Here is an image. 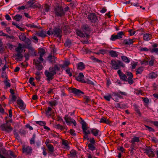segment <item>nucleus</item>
I'll return each instance as SVG.
<instances>
[{
  "mask_svg": "<svg viewBox=\"0 0 158 158\" xmlns=\"http://www.w3.org/2000/svg\"><path fill=\"white\" fill-rule=\"evenodd\" d=\"M88 19L92 23H95L97 20L98 19L95 14L92 13L88 15Z\"/></svg>",
  "mask_w": 158,
  "mask_h": 158,
  "instance_id": "nucleus-16",
  "label": "nucleus"
},
{
  "mask_svg": "<svg viewBox=\"0 0 158 158\" xmlns=\"http://www.w3.org/2000/svg\"><path fill=\"white\" fill-rule=\"evenodd\" d=\"M8 121L6 120V123L1 125V127L2 131H6L8 133H10L12 131L13 128L11 126L10 124L8 123Z\"/></svg>",
  "mask_w": 158,
  "mask_h": 158,
  "instance_id": "nucleus-4",
  "label": "nucleus"
},
{
  "mask_svg": "<svg viewBox=\"0 0 158 158\" xmlns=\"http://www.w3.org/2000/svg\"><path fill=\"white\" fill-rule=\"evenodd\" d=\"M36 123L41 126H44L46 124V123L45 122L41 121H36Z\"/></svg>",
  "mask_w": 158,
  "mask_h": 158,
  "instance_id": "nucleus-55",
  "label": "nucleus"
},
{
  "mask_svg": "<svg viewBox=\"0 0 158 158\" xmlns=\"http://www.w3.org/2000/svg\"><path fill=\"white\" fill-rule=\"evenodd\" d=\"M54 13L56 17H62L65 14V12L62 6H57L54 8Z\"/></svg>",
  "mask_w": 158,
  "mask_h": 158,
  "instance_id": "nucleus-2",
  "label": "nucleus"
},
{
  "mask_svg": "<svg viewBox=\"0 0 158 158\" xmlns=\"http://www.w3.org/2000/svg\"><path fill=\"white\" fill-rule=\"evenodd\" d=\"M104 98L107 101H110V99L111 98V96L110 95H109L107 96H104Z\"/></svg>",
  "mask_w": 158,
  "mask_h": 158,
  "instance_id": "nucleus-58",
  "label": "nucleus"
},
{
  "mask_svg": "<svg viewBox=\"0 0 158 158\" xmlns=\"http://www.w3.org/2000/svg\"><path fill=\"white\" fill-rule=\"evenodd\" d=\"M90 143L88 144V149L93 151L96 149L95 146V141L94 138H90L89 140Z\"/></svg>",
  "mask_w": 158,
  "mask_h": 158,
  "instance_id": "nucleus-5",
  "label": "nucleus"
},
{
  "mask_svg": "<svg viewBox=\"0 0 158 158\" xmlns=\"http://www.w3.org/2000/svg\"><path fill=\"white\" fill-rule=\"evenodd\" d=\"M25 43L27 45V46H31V40L28 38H27L25 41Z\"/></svg>",
  "mask_w": 158,
  "mask_h": 158,
  "instance_id": "nucleus-54",
  "label": "nucleus"
},
{
  "mask_svg": "<svg viewBox=\"0 0 158 158\" xmlns=\"http://www.w3.org/2000/svg\"><path fill=\"white\" fill-rule=\"evenodd\" d=\"M145 127L148 129L150 131H154V130L152 127H149L147 125H145Z\"/></svg>",
  "mask_w": 158,
  "mask_h": 158,
  "instance_id": "nucleus-63",
  "label": "nucleus"
},
{
  "mask_svg": "<svg viewBox=\"0 0 158 158\" xmlns=\"http://www.w3.org/2000/svg\"><path fill=\"white\" fill-rule=\"evenodd\" d=\"M49 103L51 106H55L57 104L56 101L55 100L49 102Z\"/></svg>",
  "mask_w": 158,
  "mask_h": 158,
  "instance_id": "nucleus-44",
  "label": "nucleus"
},
{
  "mask_svg": "<svg viewBox=\"0 0 158 158\" xmlns=\"http://www.w3.org/2000/svg\"><path fill=\"white\" fill-rule=\"evenodd\" d=\"M127 76L129 77H133V74L131 72H127Z\"/></svg>",
  "mask_w": 158,
  "mask_h": 158,
  "instance_id": "nucleus-64",
  "label": "nucleus"
},
{
  "mask_svg": "<svg viewBox=\"0 0 158 158\" xmlns=\"http://www.w3.org/2000/svg\"><path fill=\"white\" fill-rule=\"evenodd\" d=\"M46 33H47V32L42 30L39 32H37L36 33V35L42 38H44L47 36L46 34Z\"/></svg>",
  "mask_w": 158,
  "mask_h": 158,
  "instance_id": "nucleus-21",
  "label": "nucleus"
},
{
  "mask_svg": "<svg viewBox=\"0 0 158 158\" xmlns=\"http://www.w3.org/2000/svg\"><path fill=\"white\" fill-rule=\"evenodd\" d=\"M121 58L123 61L125 63H129L130 62V59L126 56H121Z\"/></svg>",
  "mask_w": 158,
  "mask_h": 158,
  "instance_id": "nucleus-35",
  "label": "nucleus"
},
{
  "mask_svg": "<svg viewBox=\"0 0 158 158\" xmlns=\"http://www.w3.org/2000/svg\"><path fill=\"white\" fill-rule=\"evenodd\" d=\"M124 35V32L123 31H121L118 32L117 35H112L110 39L111 40L115 41L117 39L122 38L123 36Z\"/></svg>",
  "mask_w": 158,
  "mask_h": 158,
  "instance_id": "nucleus-12",
  "label": "nucleus"
},
{
  "mask_svg": "<svg viewBox=\"0 0 158 158\" xmlns=\"http://www.w3.org/2000/svg\"><path fill=\"white\" fill-rule=\"evenodd\" d=\"M33 63L37 70H41L42 69L43 67L42 64V62L40 61L38 59H34L33 60Z\"/></svg>",
  "mask_w": 158,
  "mask_h": 158,
  "instance_id": "nucleus-8",
  "label": "nucleus"
},
{
  "mask_svg": "<svg viewBox=\"0 0 158 158\" xmlns=\"http://www.w3.org/2000/svg\"><path fill=\"white\" fill-rule=\"evenodd\" d=\"M22 18V16L21 15H15L14 18L17 21H19Z\"/></svg>",
  "mask_w": 158,
  "mask_h": 158,
  "instance_id": "nucleus-37",
  "label": "nucleus"
},
{
  "mask_svg": "<svg viewBox=\"0 0 158 158\" xmlns=\"http://www.w3.org/2000/svg\"><path fill=\"white\" fill-rule=\"evenodd\" d=\"M143 71V67H140L138 68L136 71V74H141Z\"/></svg>",
  "mask_w": 158,
  "mask_h": 158,
  "instance_id": "nucleus-45",
  "label": "nucleus"
},
{
  "mask_svg": "<svg viewBox=\"0 0 158 158\" xmlns=\"http://www.w3.org/2000/svg\"><path fill=\"white\" fill-rule=\"evenodd\" d=\"M81 28L84 33H87L88 34L92 31L90 27L86 24L83 25L81 27Z\"/></svg>",
  "mask_w": 158,
  "mask_h": 158,
  "instance_id": "nucleus-13",
  "label": "nucleus"
},
{
  "mask_svg": "<svg viewBox=\"0 0 158 158\" xmlns=\"http://www.w3.org/2000/svg\"><path fill=\"white\" fill-rule=\"evenodd\" d=\"M158 76V73L157 72H152L150 73L148 77L149 78L153 79L156 78Z\"/></svg>",
  "mask_w": 158,
  "mask_h": 158,
  "instance_id": "nucleus-23",
  "label": "nucleus"
},
{
  "mask_svg": "<svg viewBox=\"0 0 158 158\" xmlns=\"http://www.w3.org/2000/svg\"><path fill=\"white\" fill-rule=\"evenodd\" d=\"M52 108L50 107H48V108L47 110L46 111V116L48 117L51 116V114L49 113V112L52 111Z\"/></svg>",
  "mask_w": 158,
  "mask_h": 158,
  "instance_id": "nucleus-38",
  "label": "nucleus"
},
{
  "mask_svg": "<svg viewBox=\"0 0 158 158\" xmlns=\"http://www.w3.org/2000/svg\"><path fill=\"white\" fill-rule=\"evenodd\" d=\"M113 94L114 96H117L120 98H122V97L121 95L125 96H126L127 95V94L126 92H121L120 91L118 92H113Z\"/></svg>",
  "mask_w": 158,
  "mask_h": 158,
  "instance_id": "nucleus-17",
  "label": "nucleus"
},
{
  "mask_svg": "<svg viewBox=\"0 0 158 158\" xmlns=\"http://www.w3.org/2000/svg\"><path fill=\"white\" fill-rule=\"evenodd\" d=\"M64 120L68 125H70L71 123L73 124L74 126H76L77 123L76 121L72 118L70 117H68V115H65L64 117Z\"/></svg>",
  "mask_w": 158,
  "mask_h": 158,
  "instance_id": "nucleus-10",
  "label": "nucleus"
},
{
  "mask_svg": "<svg viewBox=\"0 0 158 158\" xmlns=\"http://www.w3.org/2000/svg\"><path fill=\"white\" fill-rule=\"evenodd\" d=\"M48 60L52 63H54L56 61V58L54 56H49L48 57Z\"/></svg>",
  "mask_w": 158,
  "mask_h": 158,
  "instance_id": "nucleus-27",
  "label": "nucleus"
},
{
  "mask_svg": "<svg viewBox=\"0 0 158 158\" xmlns=\"http://www.w3.org/2000/svg\"><path fill=\"white\" fill-rule=\"evenodd\" d=\"M76 33L78 35L82 37H88L89 36V35L87 33H84L81 31L78 30H76Z\"/></svg>",
  "mask_w": 158,
  "mask_h": 158,
  "instance_id": "nucleus-19",
  "label": "nucleus"
},
{
  "mask_svg": "<svg viewBox=\"0 0 158 158\" xmlns=\"http://www.w3.org/2000/svg\"><path fill=\"white\" fill-rule=\"evenodd\" d=\"M47 34L49 35H53V36L60 38L62 36V30L58 27H55L53 29L50 28L47 31Z\"/></svg>",
  "mask_w": 158,
  "mask_h": 158,
  "instance_id": "nucleus-1",
  "label": "nucleus"
},
{
  "mask_svg": "<svg viewBox=\"0 0 158 158\" xmlns=\"http://www.w3.org/2000/svg\"><path fill=\"white\" fill-rule=\"evenodd\" d=\"M133 106L134 107L135 111H136L138 114L139 116H141V114L139 109V106L136 104H134Z\"/></svg>",
  "mask_w": 158,
  "mask_h": 158,
  "instance_id": "nucleus-31",
  "label": "nucleus"
},
{
  "mask_svg": "<svg viewBox=\"0 0 158 158\" xmlns=\"http://www.w3.org/2000/svg\"><path fill=\"white\" fill-rule=\"evenodd\" d=\"M133 77H128L127 81L128 82V83L130 85H132L134 82L132 78Z\"/></svg>",
  "mask_w": 158,
  "mask_h": 158,
  "instance_id": "nucleus-51",
  "label": "nucleus"
},
{
  "mask_svg": "<svg viewBox=\"0 0 158 158\" xmlns=\"http://www.w3.org/2000/svg\"><path fill=\"white\" fill-rule=\"evenodd\" d=\"M23 153L26 155H31L32 151V148L29 146L24 145L22 148Z\"/></svg>",
  "mask_w": 158,
  "mask_h": 158,
  "instance_id": "nucleus-6",
  "label": "nucleus"
},
{
  "mask_svg": "<svg viewBox=\"0 0 158 158\" xmlns=\"http://www.w3.org/2000/svg\"><path fill=\"white\" fill-rule=\"evenodd\" d=\"M100 132L99 130L95 128H93L91 130V133L93 135L95 136H98L99 135V132Z\"/></svg>",
  "mask_w": 158,
  "mask_h": 158,
  "instance_id": "nucleus-30",
  "label": "nucleus"
},
{
  "mask_svg": "<svg viewBox=\"0 0 158 158\" xmlns=\"http://www.w3.org/2000/svg\"><path fill=\"white\" fill-rule=\"evenodd\" d=\"M17 103L19 106V107L22 110L25 108V105L24 104L23 101L21 99L18 100Z\"/></svg>",
  "mask_w": 158,
  "mask_h": 158,
  "instance_id": "nucleus-20",
  "label": "nucleus"
},
{
  "mask_svg": "<svg viewBox=\"0 0 158 158\" xmlns=\"http://www.w3.org/2000/svg\"><path fill=\"white\" fill-rule=\"evenodd\" d=\"M19 38L21 40L24 41L27 38L25 34V33H21V35L19 36Z\"/></svg>",
  "mask_w": 158,
  "mask_h": 158,
  "instance_id": "nucleus-34",
  "label": "nucleus"
},
{
  "mask_svg": "<svg viewBox=\"0 0 158 158\" xmlns=\"http://www.w3.org/2000/svg\"><path fill=\"white\" fill-rule=\"evenodd\" d=\"M3 82L7 88L10 87V84L9 81H8L7 80V78H6V79L4 80Z\"/></svg>",
  "mask_w": 158,
  "mask_h": 158,
  "instance_id": "nucleus-46",
  "label": "nucleus"
},
{
  "mask_svg": "<svg viewBox=\"0 0 158 158\" xmlns=\"http://www.w3.org/2000/svg\"><path fill=\"white\" fill-rule=\"evenodd\" d=\"M152 38V35L151 34L146 33L144 34L143 39L145 41H148L150 40Z\"/></svg>",
  "mask_w": 158,
  "mask_h": 158,
  "instance_id": "nucleus-24",
  "label": "nucleus"
},
{
  "mask_svg": "<svg viewBox=\"0 0 158 158\" xmlns=\"http://www.w3.org/2000/svg\"><path fill=\"white\" fill-rule=\"evenodd\" d=\"M15 56L16 57L15 59H18L19 60H21L23 57V56L21 52H18L17 54H15Z\"/></svg>",
  "mask_w": 158,
  "mask_h": 158,
  "instance_id": "nucleus-32",
  "label": "nucleus"
},
{
  "mask_svg": "<svg viewBox=\"0 0 158 158\" xmlns=\"http://www.w3.org/2000/svg\"><path fill=\"white\" fill-rule=\"evenodd\" d=\"M110 64L112 65V68L115 70L119 69L120 66L123 67H125V65L123 63L118 60L117 61H115L114 60H112L111 61Z\"/></svg>",
  "mask_w": 158,
  "mask_h": 158,
  "instance_id": "nucleus-3",
  "label": "nucleus"
},
{
  "mask_svg": "<svg viewBox=\"0 0 158 158\" xmlns=\"http://www.w3.org/2000/svg\"><path fill=\"white\" fill-rule=\"evenodd\" d=\"M44 9L45 11L48 12L50 10V7L47 4H45Z\"/></svg>",
  "mask_w": 158,
  "mask_h": 158,
  "instance_id": "nucleus-47",
  "label": "nucleus"
},
{
  "mask_svg": "<svg viewBox=\"0 0 158 158\" xmlns=\"http://www.w3.org/2000/svg\"><path fill=\"white\" fill-rule=\"evenodd\" d=\"M62 144L65 146L64 148L66 149H69V142L65 140H62Z\"/></svg>",
  "mask_w": 158,
  "mask_h": 158,
  "instance_id": "nucleus-29",
  "label": "nucleus"
},
{
  "mask_svg": "<svg viewBox=\"0 0 158 158\" xmlns=\"http://www.w3.org/2000/svg\"><path fill=\"white\" fill-rule=\"evenodd\" d=\"M60 67L64 68V65H60L59 66L58 65L56 64L54 67H50L49 68V70L50 71L54 73V74H56V72L60 70Z\"/></svg>",
  "mask_w": 158,
  "mask_h": 158,
  "instance_id": "nucleus-11",
  "label": "nucleus"
},
{
  "mask_svg": "<svg viewBox=\"0 0 158 158\" xmlns=\"http://www.w3.org/2000/svg\"><path fill=\"white\" fill-rule=\"evenodd\" d=\"M144 152L146 153L149 156L153 157L154 156L155 154L153 149L150 148L148 147L144 150Z\"/></svg>",
  "mask_w": 158,
  "mask_h": 158,
  "instance_id": "nucleus-14",
  "label": "nucleus"
},
{
  "mask_svg": "<svg viewBox=\"0 0 158 158\" xmlns=\"http://www.w3.org/2000/svg\"><path fill=\"white\" fill-rule=\"evenodd\" d=\"M45 53V50L43 48H40V51L39 52L40 55L44 56Z\"/></svg>",
  "mask_w": 158,
  "mask_h": 158,
  "instance_id": "nucleus-57",
  "label": "nucleus"
},
{
  "mask_svg": "<svg viewBox=\"0 0 158 158\" xmlns=\"http://www.w3.org/2000/svg\"><path fill=\"white\" fill-rule=\"evenodd\" d=\"M110 55L112 57H117V52L113 50H111L109 52Z\"/></svg>",
  "mask_w": 158,
  "mask_h": 158,
  "instance_id": "nucleus-33",
  "label": "nucleus"
},
{
  "mask_svg": "<svg viewBox=\"0 0 158 158\" xmlns=\"http://www.w3.org/2000/svg\"><path fill=\"white\" fill-rule=\"evenodd\" d=\"M22 44L19 43L18 44V47L15 48L16 51L18 52H21V50L22 48Z\"/></svg>",
  "mask_w": 158,
  "mask_h": 158,
  "instance_id": "nucleus-39",
  "label": "nucleus"
},
{
  "mask_svg": "<svg viewBox=\"0 0 158 158\" xmlns=\"http://www.w3.org/2000/svg\"><path fill=\"white\" fill-rule=\"evenodd\" d=\"M71 92L77 97H80L82 94H84V92L80 90L75 88H72L71 89Z\"/></svg>",
  "mask_w": 158,
  "mask_h": 158,
  "instance_id": "nucleus-15",
  "label": "nucleus"
},
{
  "mask_svg": "<svg viewBox=\"0 0 158 158\" xmlns=\"http://www.w3.org/2000/svg\"><path fill=\"white\" fill-rule=\"evenodd\" d=\"M120 79L123 81H127V77L125 74H123L120 76Z\"/></svg>",
  "mask_w": 158,
  "mask_h": 158,
  "instance_id": "nucleus-49",
  "label": "nucleus"
},
{
  "mask_svg": "<svg viewBox=\"0 0 158 158\" xmlns=\"http://www.w3.org/2000/svg\"><path fill=\"white\" fill-rule=\"evenodd\" d=\"M35 2V0H30L27 2V3L30 5V6L31 7H32L33 6V4Z\"/></svg>",
  "mask_w": 158,
  "mask_h": 158,
  "instance_id": "nucleus-53",
  "label": "nucleus"
},
{
  "mask_svg": "<svg viewBox=\"0 0 158 158\" xmlns=\"http://www.w3.org/2000/svg\"><path fill=\"white\" fill-rule=\"evenodd\" d=\"M134 41L133 39H126L124 40L123 43L125 44L130 45L131 44H132L133 43Z\"/></svg>",
  "mask_w": 158,
  "mask_h": 158,
  "instance_id": "nucleus-26",
  "label": "nucleus"
},
{
  "mask_svg": "<svg viewBox=\"0 0 158 158\" xmlns=\"http://www.w3.org/2000/svg\"><path fill=\"white\" fill-rule=\"evenodd\" d=\"M100 123H105L107 124H109L110 123V122L104 117H103L100 119Z\"/></svg>",
  "mask_w": 158,
  "mask_h": 158,
  "instance_id": "nucleus-28",
  "label": "nucleus"
},
{
  "mask_svg": "<svg viewBox=\"0 0 158 158\" xmlns=\"http://www.w3.org/2000/svg\"><path fill=\"white\" fill-rule=\"evenodd\" d=\"M36 137V135L34 134L33 135L32 138L30 140V143L31 144H34L35 143V139Z\"/></svg>",
  "mask_w": 158,
  "mask_h": 158,
  "instance_id": "nucleus-42",
  "label": "nucleus"
},
{
  "mask_svg": "<svg viewBox=\"0 0 158 158\" xmlns=\"http://www.w3.org/2000/svg\"><path fill=\"white\" fill-rule=\"evenodd\" d=\"M44 74L46 77H47V80L48 81H50V80L53 79L54 77V75H55L52 72L47 70H45Z\"/></svg>",
  "mask_w": 158,
  "mask_h": 158,
  "instance_id": "nucleus-9",
  "label": "nucleus"
},
{
  "mask_svg": "<svg viewBox=\"0 0 158 158\" xmlns=\"http://www.w3.org/2000/svg\"><path fill=\"white\" fill-rule=\"evenodd\" d=\"M80 119L81 120V122L82 125V128L84 134H88L90 133V131L89 130H87V127H86V122L81 118Z\"/></svg>",
  "mask_w": 158,
  "mask_h": 158,
  "instance_id": "nucleus-7",
  "label": "nucleus"
},
{
  "mask_svg": "<svg viewBox=\"0 0 158 158\" xmlns=\"http://www.w3.org/2000/svg\"><path fill=\"white\" fill-rule=\"evenodd\" d=\"M69 157L72 158L75 157L76 156V152L75 150H73L70 151V153L69 155Z\"/></svg>",
  "mask_w": 158,
  "mask_h": 158,
  "instance_id": "nucleus-36",
  "label": "nucleus"
},
{
  "mask_svg": "<svg viewBox=\"0 0 158 158\" xmlns=\"http://www.w3.org/2000/svg\"><path fill=\"white\" fill-rule=\"evenodd\" d=\"M17 98L14 95H12V97L11 98V101L14 102L16 101Z\"/></svg>",
  "mask_w": 158,
  "mask_h": 158,
  "instance_id": "nucleus-62",
  "label": "nucleus"
},
{
  "mask_svg": "<svg viewBox=\"0 0 158 158\" xmlns=\"http://www.w3.org/2000/svg\"><path fill=\"white\" fill-rule=\"evenodd\" d=\"M6 47L10 50H12L13 49L14 46L11 44L8 43L6 44Z\"/></svg>",
  "mask_w": 158,
  "mask_h": 158,
  "instance_id": "nucleus-52",
  "label": "nucleus"
},
{
  "mask_svg": "<svg viewBox=\"0 0 158 158\" xmlns=\"http://www.w3.org/2000/svg\"><path fill=\"white\" fill-rule=\"evenodd\" d=\"M150 52L152 53H155L156 54H158V48H153L152 49L150 50Z\"/></svg>",
  "mask_w": 158,
  "mask_h": 158,
  "instance_id": "nucleus-50",
  "label": "nucleus"
},
{
  "mask_svg": "<svg viewBox=\"0 0 158 158\" xmlns=\"http://www.w3.org/2000/svg\"><path fill=\"white\" fill-rule=\"evenodd\" d=\"M83 97L85 101V103H88L91 100L88 96H84Z\"/></svg>",
  "mask_w": 158,
  "mask_h": 158,
  "instance_id": "nucleus-48",
  "label": "nucleus"
},
{
  "mask_svg": "<svg viewBox=\"0 0 158 158\" xmlns=\"http://www.w3.org/2000/svg\"><path fill=\"white\" fill-rule=\"evenodd\" d=\"M28 50V53L31 56H35V49L31 46H27L26 47Z\"/></svg>",
  "mask_w": 158,
  "mask_h": 158,
  "instance_id": "nucleus-18",
  "label": "nucleus"
},
{
  "mask_svg": "<svg viewBox=\"0 0 158 158\" xmlns=\"http://www.w3.org/2000/svg\"><path fill=\"white\" fill-rule=\"evenodd\" d=\"M128 32H129L130 35H134L135 33V31H134L132 29H130L129 30Z\"/></svg>",
  "mask_w": 158,
  "mask_h": 158,
  "instance_id": "nucleus-61",
  "label": "nucleus"
},
{
  "mask_svg": "<svg viewBox=\"0 0 158 158\" xmlns=\"http://www.w3.org/2000/svg\"><path fill=\"white\" fill-rule=\"evenodd\" d=\"M66 72L69 75L70 77L72 76V74L70 72V70L69 68H68V69H66Z\"/></svg>",
  "mask_w": 158,
  "mask_h": 158,
  "instance_id": "nucleus-60",
  "label": "nucleus"
},
{
  "mask_svg": "<svg viewBox=\"0 0 158 158\" xmlns=\"http://www.w3.org/2000/svg\"><path fill=\"white\" fill-rule=\"evenodd\" d=\"M47 146L48 150V153L50 154H52L54 152V147L53 146L50 144H47Z\"/></svg>",
  "mask_w": 158,
  "mask_h": 158,
  "instance_id": "nucleus-22",
  "label": "nucleus"
},
{
  "mask_svg": "<svg viewBox=\"0 0 158 158\" xmlns=\"http://www.w3.org/2000/svg\"><path fill=\"white\" fill-rule=\"evenodd\" d=\"M131 143H132L131 145V146L130 147V148L131 149V152L133 151V150L134 149V146L135 144V142H132V140L131 141Z\"/></svg>",
  "mask_w": 158,
  "mask_h": 158,
  "instance_id": "nucleus-59",
  "label": "nucleus"
},
{
  "mask_svg": "<svg viewBox=\"0 0 158 158\" xmlns=\"http://www.w3.org/2000/svg\"><path fill=\"white\" fill-rule=\"evenodd\" d=\"M71 45V40H67L64 43V45L65 47H69Z\"/></svg>",
  "mask_w": 158,
  "mask_h": 158,
  "instance_id": "nucleus-43",
  "label": "nucleus"
},
{
  "mask_svg": "<svg viewBox=\"0 0 158 158\" xmlns=\"http://www.w3.org/2000/svg\"><path fill=\"white\" fill-rule=\"evenodd\" d=\"M26 26L30 27L31 28H38L37 26L35 25L34 23L28 24L26 25Z\"/></svg>",
  "mask_w": 158,
  "mask_h": 158,
  "instance_id": "nucleus-40",
  "label": "nucleus"
},
{
  "mask_svg": "<svg viewBox=\"0 0 158 158\" xmlns=\"http://www.w3.org/2000/svg\"><path fill=\"white\" fill-rule=\"evenodd\" d=\"M77 68L78 69L82 70L85 68V65L82 62H80L77 65Z\"/></svg>",
  "mask_w": 158,
  "mask_h": 158,
  "instance_id": "nucleus-25",
  "label": "nucleus"
},
{
  "mask_svg": "<svg viewBox=\"0 0 158 158\" xmlns=\"http://www.w3.org/2000/svg\"><path fill=\"white\" fill-rule=\"evenodd\" d=\"M55 126L56 128L61 130H63L64 128V127L62 126L60 124H58L56 125H55Z\"/></svg>",
  "mask_w": 158,
  "mask_h": 158,
  "instance_id": "nucleus-41",
  "label": "nucleus"
},
{
  "mask_svg": "<svg viewBox=\"0 0 158 158\" xmlns=\"http://www.w3.org/2000/svg\"><path fill=\"white\" fill-rule=\"evenodd\" d=\"M131 140H132V142H139V138L138 137H135L133 138Z\"/></svg>",
  "mask_w": 158,
  "mask_h": 158,
  "instance_id": "nucleus-56",
  "label": "nucleus"
}]
</instances>
